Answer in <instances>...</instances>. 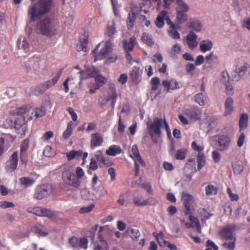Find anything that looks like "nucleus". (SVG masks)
<instances>
[{
    "label": "nucleus",
    "mask_w": 250,
    "mask_h": 250,
    "mask_svg": "<svg viewBox=\"0 0 250 250\" xmlns=\"http://www.w3.org/2000/svg\"><path fill=\"white\" fill-rule=\"evenodd\" d=\"M16 113L18 117L14 122V128L15 129V132L21 135H25L27 129V125L25 123V120L26 119L27 120H32L34 111L31 109L21 107L17 109Z\"/></svg>",
    "instance_id": "1"
},
{
    "label": "nucleus",
    "mask_w": 250,
    "mask_h": 250,
    "mask_svg": "<svg viewBox=\"0 0 250 250\" xmlns=\"http://www.w3.org/2000/svg\"><path fill=\"white\" fill-rule=\"evenodd\" d=\"M238 229L235 224H229L222 228L218 234L222 239L229 240L230 242H224L222 247L227 250H234L235 248L236 238L234 232Z\"/></svg>",
    "instance_id": "2"
},
{
    "label": "nucleus",
    "mask_w": 250,
    "mask_h": 250,
    "mask_svg": "<svg viewBox=\"0 0 250 250\" xmlns=\"http://www.w3.org/2000/svg\"><path fill=\"white\" fill-rule=\"evenodd\" d=\"M51 0H39L37 3L29 7L28 13L32 21L41 19L48 13L51 7Z\"/></svg>",
    "instance_id": "3"
},
{
    "label": "nucleus",
    "mask_w": 250,
    "mask_h": 250,
    "mask_svg": "<svg viewBox=\"0 0 250 250\" xmlns=\"http://www.w3.org/2000/svg\"><path fill=\"white\" fill-rule=\"evenodd\" d=\"M37 27L42 35L49 37L54 35L57 30L56 25L53 20L48 17L40 21L37 24Z\"/></svg>",
    "instance_id": "4"
},
{
    "label": "nucleus",
    "mask_w": 250,
    "mask_h": 250,
    "mask_svg": "<svg viewBox=\"0 0 250 250\" xmlns=\"http://www.w3.org/2000/svg\"><path fill=\"white\" fill-rule=\"evenodd\" d=\"M163 123L162 119L155 118L153 122L147 123V127L149 135L154 143H157L155 137H160L161 134V127Z\"/></svg>",
    "instance_id": "5"
},
{
    "label": "nucleus",
    "mask_w": 250,
    "mask_h": 250,
    "mask_svg": "<svg viewBox=\"0 0 250 250\" xmlns=\"http://www.w3.org/2000/svg\"><path fill=\"white\" fill-rule=\"evenodd\" d=\"M215 142V145L218 150L224 151L229 149L231 143L230 137L226 134H220L215 135L212 137Z\"/></svg>",
    "instance_id": "6"
},
{
    "label": "nucleus",
    "mask_w": 250,
    "mask_h": 250,
    "mask_svg": "<svg viewBox=\"0 0 250 250\" xmlns=\"http://www.w3.org/2000/svg\"><path fill=\"white\" fill-rule=\"evenodd\" d=\"M62 69L60 70L52 79L47 80L45 82L37 85L35 88V91L38 92V94H41L44 93L47 89L53 87L57 83L62 76Z\"/></svg>",
    "instance_id": "7"
},
{
    "label": "nucleus",
    "mask_w": 250,
    "mask_h": 250,
    "mask_svg": "<svg viewBox=\"0 0 250 250\" xmlns=\"http://www.w3.org/2000/svg\"><path fill=\"white\" fill-rule=\"evenodd\" d=\"M189 10V7L183 1L178 2L176 8V22L179 25L187 21L188 20L187 12Z\"/></svg>",
    "instance_id": "8"
},
{
    "label": "nucleus",
    "mask_w": 250,
    "mask_h": 250,
    "mask_svg": "<svg viewBox=\"0 0 250 250\" xmlns=\"http://www.w3.org/2000/svg\"><path fill=\"white\" fill-rule=\"evenodd\" d=\"M62 179L65 184L70 187L79 188L81 186V181L76 178V175L70 170H65L62 173Z\"/></svg>",
    "instance_id": "9"
},
{
    "label": "nucleus",
    "mask_w": 250,
    "mask_h": 250,
    "mask_svg": "<svg viewBox=\"0 0 250 250\" xmlns=\"http://www.w3.org/2000/svg\"><path fill=\"white\" fill-rule=\"evenodd\" d=\"M99 46L100 43L97 45L95 48L92 51V53L95 56V62L97 60L105 59L108 56L109 52L111 51L112 43L110 41H106L105 43L104 47L100 50L99 53L97 54Z\"/></svg>",
    "instance_id": "10"
},
{
    "label": "nucleus",
    "mask_w": 250,
    "mask_h": 250,
    "mask_svg": "<svg viewBox=\"0 0 250 250\" xmlns=\"http://www.w3.org/2000/svg\"><path fill=\"white\" fill-rule=\"evenodd\" d=\"M27 211L39 216H44L49 218L56 216L55 213L53 211L41 207H35L33 208H29L27 209Z\"/></svg>",
    "instance_id": "11"
},
{
    "label": "nucleus",
    "mask_w": 250,
    "mask_h": 250,
    "mask_svg": "<svg viewBox=\"0 0 250 250\" xmlns=\"http://www.w3.org/2000/svg\"><path fill=\"white\" fill-rule=\"evenodd\" d=\"M19 162V154L17 151H14L5 165V170L9 173L14 172L17 168Z\"/></svg>",
    "instance_id": "12"
},
{
    "label": "nucleus",
    "mask_w": 250,
    "mask_h": 250,
    "mask_svg": "<svg viewBox=\"0 0 250 250\" xmlns=\"http://www.w3.org/2000/svg\"><path fill=\"white\" fill-rule=\"evenodd\" d=\"M69 244L73 248L80 247L84 250L87 249L88 247V239L85 237H81L79 239L76 236H72L69 239Z\"/></svg>",
    "instance_id": "13"
},
{
    "label": "nucleus",
    "mask_w": 250,
    "mask_h": 250,
    "mask_svg": "<svg viewBox=\"0 0 250 250\" xmlns=\"http://www.w3.org/2000/svg\"><path fill=\"white\" fill-rule=\"evenodd\" d=\"M29 147V140L28 139L23 140L20 146V161L23 165H26L28 162L27 150Z\"/></svg>",
    "instance_id": "14"
},
{
    "label": "nucleus",
    "mask_w": 250,
    "mask_h": 250,
    "mask_svg": "<svg viewBox=\"0 0 250 250\" xmlns=\"http://www.w3.org/2000/svg\"><path fill=\"white\" fill-rule=\"evenodd\" d=\"M184 174L185 176L191 181L194 173L197 171L194 159H189L184 167Z\"/></svg>",
    "instance_id": "15"
},
{
    "label": "nucleus",
    "mask_w": 250,
    "mask_h": 250,
    "mask_svg": "<svg viewBox=\"0 0 250 250\" xmlns=\"http://www.w3.org/2000/svg\"><path fill=\"white\" fill-rule=\"evenodd\" d=\"M95 157L100 167L105 166L109 167L113 165V162L110 159L104 156L103 151L98 150L95 153Z\"/></svg>",
    "instance_id": "16"
},
{
    "label": "nucleus",
    "mask_w": 250,
    "mask_h": 250,
    "mask_svg": "<svg viewBox=\"0 0 250 250\" xmlns=\"http://www.w3.org/2000/svg\"><path fill=\"white\" fill-rule=\"evenodd\" d=\"M49 193V186L47 185H42L36 188L34 197L37 199H42L48 196Z\"/></svg>",
    "instance_id": "17"
},
{
    "label": "nucleus",
    "mask_w": 250,
    "mask_h": 250,
    "mask_svg": "<svg viewBox=\"0 0 250 250\" xmlns=\"http://www.w3.org/2000/svg\"><path fill=\"white\" fill-rule=\"evenodd\" d=\"M182 200L183 201V205L185 208V215L191 214L192 213L191 204L193 202V196L189 194L183 193L182 196Z\"/></svg>",
    "instance_id": "18"
},
{
    "label": "nucleus",
    "mask_w": 250,
    "mask_h": 250,
    "mask_svg": "<svg viewBox=\"0 0 250 250\" xmlns=\"http://www.w3.org/2000/svg\"><path fill=\"white\" fill-rule=\"evenodd\" d=\"M163 86L166 89L167 92L171 90L178 89L180 88V83L175 79H171L170 80H163L162 83Z\"/></svg>",
    "instance_id": "19"
},
{
    "label": "nucleus",
    "mask_w": 250,
    "mask_h": 250,
    "mask_svg": "<svg viewBox=\"0 0 250 250\" xmlns=\"http://www.w3.org/2000/svg\"><path fill=\"white\" fill-rule=\"evenodd\" d=\"M98 240H94V238L92 239V243L93 244L94 250H108L109 247L107 242L106 240L103 239L102 236H99Z\"/></svg>",
    "instance_id": "20"
},
{
    "label": "nucleus",
    "mask_w": 250,
    "mask_h": 250,
    "mask_svg": "<svg viewBox=\"0 0 250 250\" xmlns=\"http://www.w3.org/2000/svg\"><path fill=\"white\" fill-rule=\"evenodd\" d=\"M103 142V137L99 133L92 134L90 136V148L94 149L96 147L100 146Z\"/></svg>",
    "instance_id": "21"
},
{
    "label": "nucleus",
    "mask_w": 250,
    "mask_h": 250,
    "mask_svg": "<svg viewBox=\"0 0 250 250\" xmlns=\"http://www.w3.org/2000/svg\"><path fill=\"white\" fill-rule=\"evenodd\" d=\"M249 67L248 63H245L243 66H238L236 67L233 75L234 80L236 81H239L246 74Z\"/></svg>",
    "instance_id": "22"
},
{
    "label": "nucleus",
    "mask_w": 250,
    "mask_h": 250,
    "mask_svg": "<svg viewBox=\"0 0 250 250\" xmlns=\"http://www.w3.org/2000/svg\"><path fill=\"white\" fill-rule=\"evenodd\" d=\"M129 156L131 157L134 161H138V162L142 166H145V162L142 158L136 145H133L131 148V152L129 154Z\"/></svg>",
    "instance_id": "23"
},
{
    "label": "nucleus",
    "mask_w": 250,
    "mask_h": 250,
    "mask_svg": "<svg viewBox=\"0 0 250 250\" xmlns=\"http://www.w3.org/2000/svg\"><path fill=\"white\" fill-rule=\"evenodd\" d=\"M102 195L96 196L94 194H91L88 190L86 188L83 189L81 191L82 197L85 200H94L95 198H100L106 193V191L103 188L102 191Z\"/></svg>",
    "instance_id": "24"
},
{
    "label": "nucleus",
    "mask_w": 250,
    "mask_h": 250,
    "mask_svg": "<svg viewBox=\"0 0 250 250\" xmlns=\"http://www.w3.org/2000/svg\"><path fill=\"white\" fill-rule=\"evenodd\" d=\"M183 113L192 121H195L199 118V111L196 108L186 109Z\"/></svg>",
    "instance_id": "25"
},
{
    "label": "nucleus",
    "mask_w": 250,
    "mask_h": 250,
    "mask_svg": "<svg viewBox=\"0 0 250 250\" xmlns=\"http://www.w3.org/2000/svg\"><path fill=\"white\" fill-rule=\"evenodd\" d=\"M99 73L97 69L95 67L89 68L85 71L81 72V76L83 79H86L89 78H95Z\"/></svg>",
    "instance_id": "26"
},
{
    "label": "nucleus",
    "mask_w": 250,
    "mask_h": 250,
    "mask_svg": "<svg viewBox=\"0 0 250 250\" xmlns=\"http://www.w3.org/2000/svg\"><path fill=\"white\" fill-rule=\"evenodd\" d=\"M136 43V38L134 37H130L129 42L124 40L123 41V44L125 51H132Z\"/></svg>",
    "instance_id": "27"
},
{
    "label": "nucleus",
    "mask_w": 250,
    "mask_h": 250,
    "mask_svg": "<svg viewBox=\"0 0 250 250\" xmlns=\"http://www.w3.org/2000/svg\"><path fill=\"white\" fill-rule=\"evenodd\" d=\"M213 47V42L210 40H204L200 43V50L203 53L210 51Z\"/></svg>",
    "instance_id": "28"
},
{
    "label": "nucleus",
    "mask_w": 250,
    "mask_h": 250,
    "mask_svg": "<svg viewBox=\"0 0 250 250\" xmlns=\"http://www.w3.org/2000/svg\"><path fill=\"white\" fill-rule=\"evenodd\" d=\"M166 16V11L163 10L160 12L155 21V23L157 27L160 28L164 25V21Z\"/></svg>",
    "instance_id": "29"
},
{
    "label": "nucleus",
    "mask_w": 250,
    "mask_h": 250,
    "mask_svg": "<svg viewBox=\"0 0 250 250\" xmlns=\"http://www.w3.org/2000/svg\"><path fill=\"white\" fill-rule=\"evenodd\" d=\"M122 151L121 147L117 145H111L106 150V154L109 156H114L120 154Z\"/></svg>",
    "instance_id": "30"
},
{
    "label": "nucleus",
    "mask_w": 250,
    "mask_h": 250,
    "mask_svg": "<svg viewBox=\"0 0 250 250\" xmlns=\"http://www.w3.org/2000/svg\"><path fill=\"white\" fill-rule=\"evenodd\" d=\"M110 88L111 90V94L107 98V101H112L111 105L112 107L113 108L115 106V104L117 99V94L115 89V85L114 84L110 85Z\"/></svg>",
    "instance_id": "31"
},
{
    "label": "nucleus",
    "mask_w": 250,
    "mask_h": 250,
    "mask_svg": "<svg viewBox=\"0 0 250 250\" xmlns=\"http://www.w3.org/2000/svg\"><path fill=\"white\" fill-rule=\"evenodd\" d=\"M233 100L232 98L228 97L226 99L225 104V111L224 114L225 116L230 115L232 112L233 110Z\"/></svg>",
    "instance_id": "32"
},
{
    "label": "nucleus",
    "mask_w": 250,
    "mask_h": 250,
    "mask_svg": "<svg viewBox=\"0 0 250 250\" xmlns=\"http://www.w3.org/2000/svg\"><path fill=\"white\" fill-rule=\"evenodd\" d=\"M141 40L144 43L149 46H152L154 44L152 36L145 32L142 34Z\"/></svg>",
    "instance_id": "33"
},
{
    "label": "nucleus",
    "mask_w": 250,
    "mask_h": 250,
    "mask_svg": "<svg viewBox=\"0 0 250 250\" xmlns=\"http://www.w3.org/2000/svg\"><path fill=\"white\" fill-rule=\"evenodd\" d=\"M140 75L139 68L134 66L129 74L131 80L134 83H138Z\"/></svg>",
    "instance_id": "34"
},
{
    "label": "nucleus",
    "mask_w": 250,
    "mask_h": 250,
    "mask_svg": "<svg viewBox=\"0 0 250 250\" xmlns=\"http://www.w3.org/2000/svg\"><path fill=\"white\" fill-rule=\"evenodd\" d=\"M189 220L190 221L191 228H195L197 232L198 233H201V225L199 220L192 215L189 216Z\"/></svg>",
    "instance_id": "35"
},
{
    "label": "nucleus",
    "mask_w": 250,
    "mask_h": 250,
    "mask_svg": "<svg viewBox=\"0 0 250 250\" xmlns=\"http://www.w3.org/2000/svg\"><path fill=\"white\" fill-rule=\"evenodd\" d=\"M136 19V16L133 12H129L126 20V25L128 29H131Z\"/></svg>",
    "instance_id": "36"
},
{
    "label": "nucleus",
    "mask_w": 250,
    "mask_h": 250,
    "mask_svg": "<svg viewBox=\"0 0 250 250\" xmlns=\"http://www.w3.org/2000/svg\"><path fill=\"white\" fill-rule=\"evenodd\" d=\"M207 98L202 93H199L194 96V101L201 106H204L206 103Z\"/></svg>",
    "instance_id": "37"
},
{
    "label": "nucleus",
    "mask_w": 250,
    "mask_h": 250,
    "mask_svg": "<svg viewBox=\"0 0 250 250\" xmlns=\"http://www.w3.org/2000/svg\"><path fill=\"white\" fill-rule=\"evenodd\" d=\"M197 169L200 170L205 165L206 158L203 153H198L197 156Z\"/></svg>",
    "instance_id": "38"
},
{
    "label": "nucleus",
    "mask_w": 250,
    "mask_h": 250,
    "mask_svg": "<svg viewBox=\"0 0 250 250\" xmlns=\"http://www.w3.org/2000/svg\"><path fill=\"white\" fill-rule=\"evenodd\" d=\"M248 119L249 117L247 114H243L241 115L239 124L240 131L248 126Z\"/></svg>",
    "instance_id": "39"
},
{
    "label": "nucleus",
    "mask_w": 250,
    "mask_h": 250,
    "mask_svg": "<svg viewBox=\"0 0 250 250\" xmlns=\"http://www.w3.org/2000/svg\"><path fill=\"white\" fill-rule=\"evenodd\" d=\"M110 235V231L106 228L104 227H100V229L98 232L97 235L98 238H99V236H102L103 239L105 240Z\"/></svg>",
    "instance_id": "40"
},
{
    "label": "nucleus",
    "mask_w": 250,
    "mask_h": 250,
    "mask_svg": "<svg viewBox=\"0 0 250 250\" xmlns=\"http://www.w3.org/2000/svg\"><path fill=\"white\" fill-rule=\"evenodd\" d=\"M17 45L19 49L25 50L29 47V43L24 38L20 37L18 40Z\"/></svg>",
    "instance_id": "41"
},
{
    "label": "nucleus",
    "mask_w": 250,
    "mask_h": 250,
    "mask_svg": "<svg viewBox=\"0 0 250 250\" xmlns=\"http://www.w3.org/2000/svg\"><path fill=\"white\" fill-rule=\"evenodd\" d=\"M188 150L186 148H182L177 150L174 154V157L176 159L178 160H183L186 157Z\"/></svg>",
    "instance_id": "42"
},
{
    "label": "nucleus",
    "mask_w": 250,
    "mask_h": 250,
    "mask_svg": "<svg viewBox=\"0 0 250 250\" xmlns=\"http://www.w3.org/2000/svg\"><path fill=\"white\" fill-rule=\"evenodd\" d=\"M74 127V123L72 121H70L67 124V128L64 131L62 136L64 139H68L72 134V130Z\"/></svg>",
    "instance_id": "43"
},
{
    "label": "nucleus",
    "mask_w": 250,
    "mask_h": 250,
    "mask_svg": "<svg viewBox=\"0 0 250 250\" xmlns=\"http://www.w3.org/2000/svg\"><path fill=\"white\" fill-rule=\"evenodd\" d=\"M21 184L24 188L32 186L35 182V180L29 177H21L20 179Z\"/></svg>",
    "instance_id": "44"
},
{
    "label": "nucleus",
    "mask_w": 250,
    "mask_h": 250,
    "mask_svg": "<svg viewBox=\"0 0 250 250\" xmlns=\"http://www.w3.org/2000/svg\"><path fill=\"white\" fill-rule=\"evenodd\" d=\"M181 51V47L178 43L175 44L171 48L170 56L173 59L177 58V55L180 54Z\"/></svg>",
    "instance_id": "45"
},
{
    "label": "nucleus",
    "mask_w": 250,
    "mask_h": 250,
    "mask_svg": "<svg viewBox=\"0 0 250 250\" xmlns=\"http://www.w3.org/2000/svg\"><path fill=\"white\" fill-rule=\"evenodd\" d=\"M188 27L196 31H200L201 29V24L198 20H193L189 22Z\"/></svg>",
    "instance_id": "46"
},
{
    "label": "nucleus",
    "mask_w": 250,
    "mask_h": 250,
    "mask_svg": "<svg viewBox=\"0 0 250 250\" xmlns=\"http://www.w3.org/2000/svg\"><path fill=\"white\" fill-rule=\"evenodd\" d=\"M206 194L207 195H216L217 193L218 188L217 187L209 185L206 187Z\"/></svg>",
    "instance_id": "47"
},
{
    "label": "nucleus",
    "mask_w": 250,
    "mask_h": 250,
    "mask_svg": "<svg viewBox=\"0 0 250 250\" xmlns=\"http://www.w3.org/2000/svg\"><path fill=\"white\" fill-rule=\"evenodd\" d=\"M133 202L137 206H145L149 204L148 200L142 201L139 197H135L133 199Z\"/></svg>",
    "instance_id": "48"
},
{
    "label": "nucleus",
    "mask_w": 250,
    "mask_h": 250,
    "mask_svg": "<svg viewBox=\"0 0 250 250\" xmlns=\"http://www.w3.org/2000/svg\"><path fill=\"white\" fill-rule=\"evenodd\" d=\"M160 80L159 78L155 77L152 78L151 80V84L152 85L151 90H156L158 88V86L160 84Z\"/></svg>",
    "instance_id": "49"
},
{
    "label": "nucleus",
    "mask_w": 250,
    "mask_h": 250,
    "mask_svg": "<svg viewBox=\"0 0 250 250\" xmlns=\"http://www.w3.org/2000/svg\"><path fill=\"white\" fill-rule=\"evenodd\" d=\"M200 214L203 217L202 221L208 220L213 215V214L208 212L205 208H202L201 209Z\"/></svg>",
    "instance_id": "50"
},
{
    "label": "nucleus",
    "mask_w": 250,
    "mask_h": 250,
    "mask_svg": "<svg viewBox=\"0 0 250 250\" xmlns=\"http://www.w3.org/2000/svg\"><path fill=\"white\" fill-rule=\"evenodd\" d=\"M32 231L39 236H45L48 234L47 232L42 231L37 226H33L32 228Z\"/></svg>",
    "instance_id": "51"
},
{
    "label": "nucleus",
    "mask_w": 250,
    "mask_h": 250,
    "mask_svg": "<svg viewBox=\"0 0 250 250\" xmlns=\"http://www.w3.org/2000/svg\"><path fill=\"white\" fill-rule=\"evenodd\" d=\"M35 116L36 118L43 116L46 113V110L44 107L37 108L35 111Z\"/></svg>",
    "instance_id": "52"
},
{
    "label": "nucleus",
    "mask_w": 250,
    "mask_h": 250,
    "mask_svg": "<svg viewBox=\"0 0 250 250\" xmlns=\"http://www.w3.org/2000/svg\"><path fill=\"white\" fill-rule=\"evenodd\" d=\"M95 80L96 84H99L100 87L105 84L106 82V79L104 77L99 74L95 77Z\"/></svg>",
    "instance_id": "53"
},
{
    "label": "nucleus",
    "mask_w": 250,
    "mask_h": 250,
    "mask_svg": "<svg viewBox=\"0 0 250 250\" xmlns=\"http://www.w3.org/2000/svg\"><path fill=\"white\" fill-rule=\"evenodd\" d=\"M98 163L96 161V159L92 158L90 159L89 165L87 166L88 168L92 170H96L98 168Z\"/></svg>",
    "instance_id": "54"
},
{
    "label": "nucleus",
    "mask_w": 250,
    "mask_h": 250,
    "mask_svg": "<svg viewBox=\"0 0 250 250\" xmlns=\"http://www.w3.org/2000/svg\"><path fill=\"white\" fill-rule=\"evenodd\" d=\"M232 167L234 174L237 175L241 174L244 170L243 166L239 164H236Z\"/></svg>",
    "instance_id": "55"
},
{
    "label": "nucleus",
    "mask_w": 250,
    "mask_h": 250,
    "mask_svg": "<svg viewBox=\"0 0 250 250\" xmlns=\"http://www.w3.org/2000/svg\"><path fill=\"white\" fill-rule=\"evenodd\" d=\"M94 204H91L87 207H82L79 212L81 214L89 212L94 208Z\"/></svg>",
    "instance_id": "56"
},
{
    "label": "nucleus",
    "mask_w": 250,
    "mask_h": 250,
    "mask_svg": "<svg viewBox=\"0 0 250 250\" xmlns=\"http://www.w3.org/2000/svg\"><path fill=\"white\" fill-rule=\"evenodd\" d=\"M0 207L2 208H13L15 207V205L12 202L2 201L0 202Z\"/></svg>",
    "instance_id": "57"
},
{
    "label": "nucleus",
    "mask_w": 250,
    "mask_h": 250,
    "mask_svg": "<svg viewBox=\"0 0 250 250\" xmlns=\"http://www.w3.org/2000/svg\"><path fill=\"white\" fill-rule=\"evenodd\" d=\"M177 26H175L174 29L170 28L169 30V34L170 36L175 39H178L180 38V36L179 33L178 32V31H176V29H177Z\"/></svg>",
    "instance_id": "58"
},
{
    "label": "nucleus",
    "mask_w": 250,
    "mask_h": 250,
    "mask_svg": "<svg viewBox=\"0 0 250 250\" xmlns=\"http://www.w3.org/2000/svg\"><path fill=\"white\" fill-rule=\"evenodd\" d=\"M115 32L116 29L114 26H108L107 27V31L105 33V35L109 37L112 38Z\"/></svg>",
    "instance_id": "59"
},
{
    "label": "nucleus",
    "mask_w": 250,
    "mask_h": 250,
    "mask_svg": "<svg viewBox=\"0 0 250 250\" xmlns=\"http://www.w3.org/2000/svg\"><path fill=\"white\" fill-rule=\"evenodd\" d=\"M140 236L139 231L137 229H131L130 236L134 240L137 241Z\"/></svg>",
    "instance_id": "60"
},
{
    "label": "nucleus",
    "mask_w": 250,
    "mask_h": 250,
    "mask_svg": "<svg viewBox=\"0 0 250 250\" xmlns=\"http://www.w3.org/2000/svg\"><path fill=\"white\" fill-rule=\"evenodd\" d=\"M125 127V125L122 121L121 117L120 116L118 121V131L120 133H123Z\"/></svg>",
    "instance_id": "61"
},
{
    "label": "nucleus",
    "mask_w": 250,
    "mask_h": 250,
    "mask_svg": "<svg viewBox=\"0 0 250 250\" xmlns=\"http://www.w3.org/2000/svg\"><path fill=\"white\" fill-rule=\"evenodd\" d=\"M43 153L46 157H51L53 154V148L50 146H46L43 150Z\"/></svg>",
    "instance_id": "62"
},
{
    "label": "nucleus",
    "mask_w": 250,
    "mask_h": 250,
    "mask_svg": "<svg viewBox=\"0 0 250 250\" xmlns=\"http://www.w3.org/2000/svg\"><path fill=\"white\" fill-rule=\"evenodd\" d=\"M245 135L244 132H242L240 136H239L238 141H237V146L239 147H241L243 145L245 140Z\"/></svg>",
    "instance_id": "63"
},
{
    "label": "nucleus",
    "mask_w": 250,
    "mask_h": 250,
    "mask_svg": "<svg viewBox=\"0 0 250 250\" xmlns=\"http://www.w3.org/2000/svg\"><path fill=\"white\" fill-rule=\"evenodd\" d=\"M212 156L213 158V161L217 163H218L221 159L220 153L216 150H214L212 152Z\"/></svg>",
    "instance_id": "64"
}]
</instances>
